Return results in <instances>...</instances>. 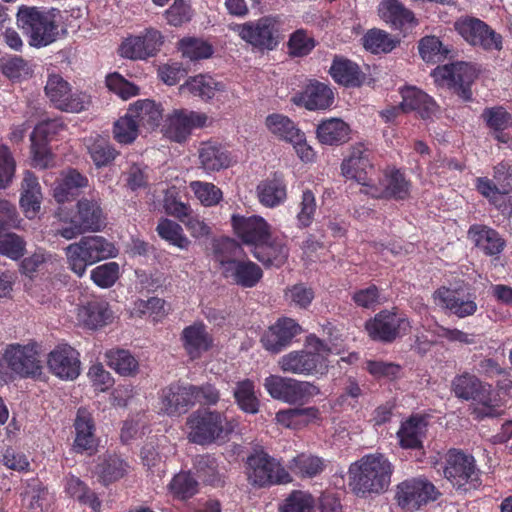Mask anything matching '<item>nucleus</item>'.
<instances>
[{"label":"nucleus","mask_w":512,"mask_h":512,"mask_svg":"<svg viewBox=\"0 0 512 512\" xmlns=\"http://www.w3.org/2000/svg\"><path fill=\"white\" fill-rule=\"evenodd\" d=\"M455 396L462 400H473L491 409L490 386L483 384L475 375L463 373L456 376L451 384Z\"/></svg>","instance_id":"25"},{"label":"nucleus","mask_w":512,"mask_h":512,"mask_svg":"<svg viewBox=\"0 0 512 512\" xmlns=\"http://www.w3.org/2000/svg\"><path fill=\"white\" fill-rule=\"evenodd\" d=\"M231 226L237 238L253 249L271 236L270 224L261 216L233 214Z\"/></svg>","instance_id":"17"},{"label":"nucleus","mask_w":512,"mask_h":512,"mask_svg":"<svg viewBox=\"0 0 512 512\" xmlns=\"http://www.w3.org/2000/svg\"><path fill=\"white\" fill-rule=\"evenodd\" d=\"M116 255L115 246L102 236H83L79 242L66 248L69 268L82 277L87 266Z\"/></svg>","instance_id":"6"},{"label":"nucleus","mask_w":512,"mask_h":512,"mask_svg":"<svg viewBox=\"0 0 512 512\" xmlns=\"http://www.w3.org/2000/svg\"><path fill=\"white\" fill-rule=\"evenodd\" d=\"M68 493L83 504L89 505L94 511L100 508V501L96 494L77 477L72 476L67 482Z\"/></svg>","instance_id":"60"},{"label":"nucleus","mask_w":512,"mask_h":512,"mask_svg":"<svg viewBox=\"0 0 512 512\" xmlns=\"http://www.w3.org/2000/svg\"><path fill=\"white\" fill-rule=\"evenodd\" d=\"M107 88L123 100L139 94V87L126 80L121 74L114 72L106 77Z\"/></svg>","instance_id":"63"},{"label":"nucleus","mask_w":512,"mask_h":512,"mask_svg":"<svg viewBox=\"0 0 512 512\" xmlns=\"http://www.w3.org/2000/svg\"><path fill=\"white\" fill-rule=\"evenodd\" d=\"M234 397L239 407L247 413L255 414L259 410V400L254 393L252 381L246 379L237 384Z\"/></svg>","instance_id":"57"},{"label":"nucleus","mask_w":512,"mask_h":512,"mask_svg":"<svg viewBox=\"0 0 512 512\" xmlns=\"http://www.w3.org/2000/svg\"><path fill=\"white\" fill-rule=\"evenodd\" d=\"M119 278V265L116 262H107L95 267L91 271L92 281L100 288H110Z\"/></svg>","instance_id":"62"},{"label":"nucleus","mask_w":512,"mask_h":512,"mask_svg":"<svg viewBox=\"0 0 512 512\" xmlns=\"http://www.w3.org/2000/svg\"><path fill=\"white\" fill-rule=\"evenodd\" d=\"M256 258L266 268H280L288 260L290 249L284 237H271L251 250Z\"/></svg>","instance_id":"27"},{"label":"nucleus","mask_w":512,"mask_h":512,"mask_svg":"<svg viewBox=\"0 0 512 512\" xmlns=\"http://www.w3.org/2000/svg\"><path fill=\"white\" fill-rule=\"evenodd\" d=\"M267 130L276 138L291 142L301 131L293 120L281 113L269 114L265 119Z\"/></svg>","instance_id":"45"},{"label":"nucleus","mask_w":512,"mask_h":512,"mask_svg":"<svg viewBox=\"0 0 512 512\" xmlns=\"http://www.w3.org/2000/svg\"><path fill=\"white\" fill-rule=\"evenodd\" d=\"M50 372L62 380H74L81 372L79 352L68 344L57 345L47 357Z\"/></svg>","instance_id":"19"},{"label":"nucleus","mask_w":512,"mask_h":512,"mask_svg":"<svg viewBox=\"0 0 512 512\" xmlns=\"http://www.w3.org/2000/svg\"><path fill=\"white\" fill-rule=\"evenodd\" d=\"M183 346L191 359L200 357L212 346V338L202 323H194L182 332Z\"/></svg>","instance_id":"41"},{"label":"nucleus","mask_w":512,"mask_h":512,"mask_svg":"<svg viewBox=\"0 0 512 512\" xmlns=\"http://www.w3.org/2000/svg\"><path fill=\"white\" fill-rule=\"evenodd\" d=\"M75 427V440L73 449L77 453L84 451L93 453L97 447V440L94 435V423L89 413L85 410H78L77 417L74 423Z\"/></svg>","instance_id":"38"},{"label":"nucleus","mask_w":512,"mask_h":512,"mask_svg":"<svg viewBox=\"0 0 512 512\" xmlns=\"http://www.w3.org/2000/svg\"><path fill=\"white\" fill-rule=\"evenodd\" d=\"M332 79L347 88H358L366 82V74L350 59L335 55L329 69Z\"/></svg>","instance_id":"29"},{"label":"nucleus","mask_w":512,"mask_h":512,"mask_svg":"<svg viewBox=\"0 0 512 512\" xmlns=\"http://www.w3.org/2000/svg\"><path fill=\"white\" fill-rule=\"evenodd\" d=\"M440 77L448 81V85L464 101L472 99L471 85L477 78L474 65L466 62H457L438 68Z\"/></svg>","instance_id":"22"},{"label":"nucleus","mask_w":512,"mask_h":512,"mask_svg":"<svg viewBox=\"0 0 512 512\" xmlns=\"http://www.w3.org/2000/svg\"><path fill=\"white\" fill-rule=\"evenodd\" d=\"M349 125L340 118H329L321 121L316 134L320 143L326 145H341L349 140Z\"/></svg>","instance_id":"42"},{"label":"nucleus","mask_w":512,"mask_h":512,"mask_svg":"<svg viewBox=\"0 0 512 512\" xmlns=\"http://www.w3.org/2000/svg\"><path fill=\"white\" fill-rule=\"evenodd\" d=\"M468 234L475 246L487 256H498L506 246V241L495 229L486 225L470 226Z\"/></svg>","instance_id":"33"},{"label":"nucleus","mask_w":512,"mask_h":512,"mask_svg":"<svg viewBox=\"0 0 512 512\" xmlns=\"http://www.w3.org/2000/svg\"><path fill=\"white\" fill-rule=\"evenodd\" d=\"M373 170L370 152L363 144L353 146L348 157L341 164V172L345 178L355 180L369 188L371 186L369 176Z\"/></svg>","instance_id":"23"},{"label":"nucleus","mask_w":512,"mask_h":512,"mask_svg":"<svg viewBox=\"0 0 512 512\" xmlns=\"http://www.w3.org/2000/svg\"><path fill=\"white\" fill-rule=\"evenodd\" d=\"M247 465V476L252 485L264 487L291 481L289 473L263 451L250 455Z\"/></svg>","instance_id":"11"},{"label":"nucleus","mask_w":512,"mask_h":512,"mask_svg":"<svg viewBox=\"0 0 512 512\" xmlns=\"http://www.w3.org/2000/svg\"><path fill=\"white\" fill-rule=\"evenodd\" d=\"M222 277L242 288H253L263 278V270L249 259H239Z\"/></svg>","instance_id":"35"},{"label":"nucleus","mask_w":512,"mask_h":512,"mask_svg":"<svg viewBox=\"0 0 512 512\" xmlns=\"http://www.w3.org/2000/svg\"><path fill=\"white\" fill-rule=\"evenodd\" d=\"M56 216L60 222L66 225L58 228L56 235L67 240L87 232L102 231L106 226L107 219L101 200L94 197L79 199L74 211L59 207Z\"/></svg>","instance_id":"3"},{"label":"nucleus","mask_w":512,"mask_h":512,"mask_svg":"<svg viewBox=\"0 0 512 512\" xmlns=\"http://www.w3.org/2000/svg\"><path fill=\"white\" fill-rule=\"evenodd\" d=\"M419 53L427 63H438L446 59L449 50L436 36H425L419 41Z\"/></svg>","instance_id":"56"},{"label":"nucleus","mask_w":512,"mask_h":512,"mask_svg":"<svg viewBox=\"0 0 512 512\" xmlns=\"http://www.w3.org/2000/svg\"><path fill=\"white\" fill-rule=\"evenodd\" d=\"M380 186L371 185L367 193L376 199L405 200L410 196L411 181L405 173L394 166H388L383 172Z\"/></svg>","instance_id":"18"},{"label":"nucleus","mask_w":512,"mask_h":512,"mask_svg":"<svg viewBox=\"0 0 512 512\" xmlns=\"http://www.w3.org/2000/svg\"><path fill=\"white\" fill-rule=\"evenodd\" d=\"M263 385L273 399L290 405H303L320 393V389L311 382L280 375L266 377Z\"/></svg>","instance_id":"8"},{"label":"nucleus","mask_w":512,"mask_h":512,"mask_svg":"<svg viewBox=\"0 0 512 512\" xmlns=\"http://www.w3.org/2000/svg\"><path fill=\"white\" fill-rule=\"evenodd\" d=\"M433 300L458 318L473 316L478 309L477 296L463 280L454 285L440 286L433 292Z\"/></svg>","instance_id":"9"},{"label":"nucleus","mask_w":512,"mask_h":512,"mask_svg":"<svg viewBox=\"0 0 512 512\" xmlns=\"http://www.w3.org/2000/svg\"><path fill=\"white\" fill-rule=\"evenodd\" d=\"M260 204L266 208H275L287 199V183L282 172H274L262 180L256 187Z\"/></svg>","instance_id":"28"},{"label":"nucleus","mask_w":512,"mask_h":512,"mask_svg":"<svg viewBox=\"0 0 512 512\" xmlns=\"http://www.w3.org/2000/svg\"><path fill=\"white\" fill-rule=\"evenodd\" d=\"M318 415L319 410L316 407L288 408L276 413V421L287 428H294L301 424H307L312 419H316Z\"/></svg>","instance_id":"48"},{"label":"nucleus","mask_w":512,"mask_h":512,"mask_svg":"<svg viewBox=\"0 0 512 512\" xmlns=\"http://www.w3.org/2000/svg\"><path fill=\"white\" fill-rule=\"evenodd\" d=\"M45 94L53 106L61 111L79 113L90 105V97L83 92L72 93L70 84L59 74H50Z\"/></svg>","instance_id":"10"},{"label":"nucleus","mask_w":512,"mask_h":512,"mask_svg":"<svg viewBox=\"0 0 512 512\" xmlns=\"http://www.w3.org/2000/svg\"><path fill=\"white\" fill-rule=\"evenodd\" d=\"M113 138L122 145L132 144L138 137L139 126L137 120L133 118L127 110L124 116H121L113 124Z\"/></svg>","instance_id":"51"},{"label":"nucleus","mask_w":512,"mask_h":512,"mask_svg":"<svg viewBox=\"0 0 512 512\" xmlns=\"http://www.w3.org/2000/svg\"><path fill=\"white\" fill-rule=\"evenodd\" d=\"M88 154L97 168L106 167L113 163L119 151L108 139L99 134L85 139Z\"/></svg>","instance_id":"43"},{"label":"nucleus","mask_w":512,"mask_h":512,"mask_svg":"<svg viewBox=\"0 0 512 512\" xmlns=\"http://www.w3.org/2000/svg\"><path fill=\"white\" fill-rule=\"evenodd\" d=\"M164 43V38L160 31L149 28L141 35L129 36L125 38L120 47L121 57L130 60H146L155 56Z\"/></svg>","instance_id":"16"},{"label":"nucleus","mask_w":512,"mask_h":512,"mask_svg":"<svg viewBox=\"0 0 512 512\" xmlns=\"http://www.w3.org/2000/svg\"><path fill=\"white\" fill-rule=\"evenodd\" d=\"M403 113L416 112L423 120L432 119L439 110L435 100L416 86H404L400 89Z\"/></svg>","instance_id":"26"},{"label":"nucleus","mask_w":512,"mask_h":512,"mask_svg":"<svg viewBox=\"0 0 512 512\" xmlns=\"http://www.w3.org/2000/svg\"><path fill=\"white\" fill-rule=\"evenodd\" d=\"M169 488L179 499H187L197 492L198 482L190 472H180L173 477Z\"/></svg>","instance_id":"61"},{"label":"nucleus","mask_w":512,"mask_h":512,"mask_svg":"<svg viewBox=\"0 0 512 512\" xmlns=\"http://www.w3.org/2000/svg\"><path fill=\"white\" fill-rule=\"evenodd\" d=\"M316 195L311 189H304L297 204L296 222L300 229L309 228L317 212Z\"/></svg>","instance_id":"49"},{"label":"nucleus","mask_w":512,"mask_h":512,"mask_svg":"<svg viewBox=\"0 0 512 512\" xmlns=\"http://www.w3.org/2000/svg\"><path fill=\"white\" fill-rule=\"evenodd\" d=\"M378 13L394 29L417 24L414 13L398 0H382L378 7Z\"/></svg>","instance_id":"40"},{"label":"nucleus","mask_w":512,"mask_h":512,"mask_svg":"<svg viewBox=\"0 0 512 512\" xmlns=\"http://www.w3.org/2000/svg\"><path fill=\"white\" fill-rule=\"evenodd\" d=\"M454 28L467 43L474 47H480L485 51L502 49V36L479 18L462 17L455 22Z\"/></svg>","instance_id":"12"},{"label":"nucleus","mask_w":512,"mask_h":512,"mask_svg":"<svg viewBox=\"0 0 512 512\" xmlns=\"http://www.w3.org/2000/svg\"><path fill=\"white\" fill-rule=\"evenodd\" d=\"M107 365L122 376H133L138 371V361L127 350L111 349L105 353Z\"/></svg>","instance_id":"47"},{"label":"nucleus","mask_w":512,"mask_h":512,"mask_svg":"<svg viewBox=\"0 0 512 512\" xmlns=\"http://www.w3.org/2000/svg\"><path fill=\"white\" fill-rule=\"evenodd\" d=\"M42 202L41 186L31 171H26L21 184L20 207L28 219H33L40 211Z\"/></svg>","instance_id":"34"},{"label":"nucleus","mask_w":512,"mask_h":512,"mask_svg":"<svg viewBox=\"0 0 512 512\" xmlns=\"http://www.w3.org/2000/svg\"><path fill=\"white\" fill-rule=\"evenodd\" d=\"M232 30L245 43L262 52L275 49L281 38L279 18L273 15L235 24Z\"/></svg>","instance_id":"7"},{"label":"nucleus","mask_w":512,"mask_h":512,"mask_svg":"<svg viewBox=\"0 0 512 512\" xmlns=\"http://www.w3.org/2000/svg\"><path fill=\"white\" fill-rule=\"evenodd\" d=\"M245 256L241 245L234 239L222 237L213 242V259L223 276L238 260Z\"/></svg>","instance_id":"39"},{"label":"nucleus","mask_w":512,"mask_h":512,"mask_svg":"<svg viewBox=\"0 0 512 512\" xmlns=\"http://www.w3.org/2000/svg\"><path fill=\"white\" fill-rule=\"evenodd\" d=\"M427 421L424 416L412 415L404 421L397 432L400 446L404 449H422L426 438Z\"/></svg>","instance_id":"36"},{"label":"nucleus","mask_w":512,"mask_h":512,"mask_svg":"<svg viewBox=\"0 0 512 512\" xmlns=\"http://www.w3.org/2000/svg\"><path fill=\"white\" fill-rule=\"evenodd\" d=\"M445 478L458 489L469 485L475 487L480 480V471L472 455L450 449L445 455L443 469Z\"/></svg>","instance_id":"13"},{"label":"nucleus","mask_w":512,"mask_h":512,"mask_svg":"<svg viewBox=\"0 0 512 512\" xmlns=\"http://www.w3.org/2000/svg\"><path fill=\"white\" fill-rule=\"evenodd\" d=\"M190 386L171 385L162 391V411L169 416L186 413L193 406Z\"/></svg>","instance_id":"37"},{"label":"nucleus","mask_w":512,"mask_h":512,"mask_svg":"<svg viewBox=\"0 0 512 512\" xmlns=\"http://www.w3.org/2000/svg\"><path fill=\"white\" fill-rule=\"evenodd\" d=\"M3 360L17 375L23 378L36 377L42 372V365L35 342L21 345L9 344L5 348Z\"/></svg>","instance_id":"15"},{"label":"nucleus","mask_w":512,"mask_h":512,"mask_svg":"<svg viewBox=\"0 0 512 512\" xmlns=\"http://www.w3.org/2000/svg\"><path fill=\"white\" fill-rule=\"evenodd\" d=\"M363 46L373 54L389 53L397 45L398 41L381 29H370L362 38Z\"/></svg>","instance_id":"52"},{"label":"nucleus","mask_w":512,"mask_h":512,"mask_svg":"<svg viewBox=\"0 0 512 512\" xmlns=\"http://www.w3.org/2000/svg\"><path fill=\"white\" fill-rule=\"evenodd\" d=\"M193 468L198 478L203 482L218 486L222 483L221 477L217 470V463L215 458L206 455H197L193 460Z\"/></svg>","instance_id":"55"},{"label":"nucleus","mask_w":512,"mask_h":512,"mask_svg":"<svg viewBox=\"0 0 512 512\" xmlns=\"http://www.w3.org/2000/svg\"><path fill=\"white\" fill-rule=\"evenodd\" d=\"M481 119L497 142L508 144L511 141L512 115L503 106L486 107Z\"/></svg>","instance_id":"31"},{"label":"nucleus","mask_w":512,"mask_h":512,"mask_svg":"<svg viewBox=\"0 0 512 512\" xmlns=\"http://www.w3.org/2000/svg\"><path fill=\"white\" fill-rule=\"evenodd\" d=\"M312 497L302 491H293L280 507V512H311Z\"/></svg>","instance_id":"64"},{"label":"nucleus","mask_w":512,"mask_h":512,"mask_svg":"<svg viewBox=\"0 0 512 512\" xmlns=\"http://www.w3.org/2000/svg\"><path fill=\"white\" fill-rule=\"evenodd\" d=\"M126 468L127 465L123 460L115 455H110L104 457L102 461L97 464L95 473L98 475L100 481L107 485L123 477L126 473Z\"/></svg>","instance_id":"53"},{"label":"nucleus","mask_w":512,"mask_h":512,"mask_svg":"<svg viewBox=\"0 0 512 512\" xmlns=\"http://www.w3.org/2000/svg\"><path fill=\"white\" fill-rule=\"evenodd\" d=\"M435 486L424 479H410L397 486L396 499L402 508H419L429 501L436 500Z\"/></svg>","instance_id":"20"},{"label":"nucleus","mask_w":512,"mask_h":512,"mask_svg":"<svg viewBox=\"0 0 512 512\" xmlns=\"http://www.w3.org/2000/svg\"><path fill=\"white\" fill-rule=\"evenodd\" d=\"M156 231L161 239L180 249L187 250L190 245V240L183 233L182 227L170 219L161 218Z\"/></svg>","instance_id":"50"},{"label":"nucleus","mask_w":512,"mask_h":512,"mask_svg":"<svg viewBox=\"0 0 512 512\" xmlns=\"http://www.w3.org/2000/svg\"><path fill=\"white\" fill-rule=\"evenodd\" d=\"M60 11L44 7L22 5L16 14L18 28L27 37L30 46L46 47L58 39Z\"/></svg>","instance_id":"4"},{"label":"nucleus","mask_w":512,"mask_h":512,"mask_svg":"<svg viewBox=\"0 0 512 512\" xmlns=\"http://www.w3.org/2000/svg\"><path fill=\"white\" fill-rule=\"evenodd\" d=\"M149 166L144 163H132L124 172L126 187L133 192L149 186Z\"/></svg>","instance_id":"58"},{"label":"nucleus","mask_w":512,"mask_h":512,"mask_svg":"<svg viewBox=\"0 0 512 512\" xmlns=\"http://www.w3.org/2000/svg\"><path fill=\"white\" fill-rule=\"evenodd\" d=\"M88 178L74 168L63 172L53 189V197L59 204L75 200L88 187Z\"/></svg>","instance_id":"30"},{"label":"nucleus","mask_w":512,"mask_h":512,"mask_svg":"<svg viewBox=\"0 0 512 512\" xmlns=\"http://www.w3.org/2000/svg\"><path fill=\"white\" fill-rule=\"evenodd\" d=\"M330 347L313 334L306 337L305 348L283 355L278 366L284 373L323 376L328 372Z\"/></svg>","instance_id":"5"},{"label":"nucleus","mask_w":512,"mask_h":512,"mask_svg":"<svg viewBox=\"0 0 512 512\" xmlns=\"http://www.w3.org/2000/svg\"><path fill=\"white\" fill-rule=\"evenodd\" d=\"M133 118L137 120L138 126L148 129L158 127L162 119V109L160 105L150 99L138 100L128 108Z\"/></svg>","instance_id":"44"},{"label":"nucleus","mask_w":512,"mask_h":512,"mask_svg":"<svg viewBox=\"0 0 512 512\" xmlns=\"http://www.w3.org/2000/svg\"><path fill=\"white\" fill-rule=\"evenodd\" d=\"M365 329L374 341L392 342L400 335L399 322H366Z\"/></svg>","instance_id":"59"},{"label":"nucleus","mask_w":512,"mask_h":512,"mask_svg":"<svg viewBox=\"0 0 512 512\" xmlns=\"http://www.w3.org/2000/svg\"><path fill=\"white\" fill-rule=\"evenodd\" d=\"M178 50L184 58L191 61L207 59L213 54V47L208 42L195 38L185 37L178 42Z\"/></svg>","instance_id":"54"},{"label":"nucleus","mask_w":512,"mask_h":512,"mask_svg":"<svg viewBox=\"0 0 512 512\" xmlns=\"http://www.w3.org/2000/svg\"><path fill=\"white\" fill-rule=\"evenodd\" d=\"M211 124L209 116L200 111L174 109L165 120V135L172 141L183 143L195 129H202Z\"/></svg>","instance_id":"14"},{"label":"nucleus","mask_w":512,"mask_h":512,"mask_svg":"<svg viewBox=\"0 0 512 512\" xmlns=\"http://www.w3.org/2000/svg\"><path fill=\"white\" fill-rule=\"evenodd\" d=\"M301 331L297 322H276L263 333L261 342L266 350L278 353Z\"/></svg>","instance_id":"32"},{"label":"nucleus","mask_w":512,"mask_h":512,"mask_svg":"<svg viewBox=\"0 0 512 512\" xmlns=\"http://www.w3.org/2000/svg\"><path fill=\"white\" fill-rule=\"evenodd\" d=\"M197 157L199 168L207 174L227 169L232 162L230 151L213 139L200 142Z\"/></svg>","instance_id":"24"},{"label":"nucleus","mask_w":512,"mask_h":512,"mask_svg":"<svg viewBox=\"0 0 512 512\" xmlns=\"http://www.w3.org/2000/svg\"><path fill=\"white\" fill-rule=\"evenodd\" d=\"M181 89H186L193 96L207 101L212 99L217 91L222 90L223 85L211 76L199 74L190 77Z\"/></svg>","instance_id":"46"},{"label":"nucleus","mask_w":512,"mask_h":512,"mask_svg":"<svg viewBox=\"0 0 512 512\" xmlns=\"http://www.w3.org/2000/svg\"><path fill=\"white\" fill-rule=\"evenodd\" d=\"M335 100L332 87L328 83L316 79L308 83L293 97V102L299 107L309 111H320L329 109Z\"/></svg>","instance_id":"21"},{"label":"nucleus","mask_w":512,"mask_h":512,"mask_svg":"<svg viewBox=\"0 0 512 512\" xmlns=\"http://www.w3.org/2000/svg\"><path fill=\"white\" fill-rule=\"evenodd\" d=\"M186 426L190 443L209 446L230 441L237 424L223 411L200 408L187 417Z\"/></svg>","instance_id":"2"},{"label":"nucleus","mask_w":512,"mask_h":512,"mask_svg":"<svg viewBox=\"0 0 512 512\" xmlns=\"http://www.w3.org/2000/svg\"><path fill=\"white\" fill-rule=\"evenodd\" d=\"M394 466L382 453L363 456L348 469V485L359 498L384 494L391 484Z\"/></svg>","instance_id":"1"}]
</instances>
